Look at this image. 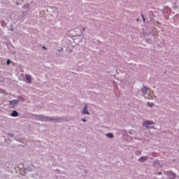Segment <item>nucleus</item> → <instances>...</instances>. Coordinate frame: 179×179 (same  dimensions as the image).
Segmentation results:
<instances>
[{
	"mask_svg": "<svg viewBox=\"0 0 179 179\" xmlns=\"http://www.w3.org/2000/svg\"><path fill=\"white\" fill-rule=\"evenodd\" d=\"M153 122H150V121H145L143 123V125H145V127H146V128L150 129L152 128V125H153Z\"/></svg>",
	"mask_w": 179,
	"mask_h": 179,
	"instance_id": "obj_1",
	"label": "nucleus"
},
{
	"mask_svg": "<svg viewBox=\"0 0 179 179\" xmlns=\"http://www.w3.org/2000/svg\"><path fill=\"white\" fill-rule=\"evenodd\" d=\"M83 114H87V115H90L89 111H87V105H85L84 108L83 109Z\"/></svg>",
	"mask_w": 179,
	"mask_h": 179,
	"instance_id": "obj_2",
	"label": "nucleus"
},
{
	"mask_svg": "<svg viewBox=\"0 0 179 179\" xmlns=\"http://www.w3.org/2000/svg\"><path fill=\"white\" fill-rule=\"evenodd\" d=\"M17 103H19V101L17 100H12L10 101V106L15 107V106H16V104H17Z\"/></svg>",
	"mask_w": 179,
	"mask_h": 179,
	"instance_id": "obj_3",
	"label": "nucleus"
},
{
	"mask_svg": "<svg viewBox=\"0 0 179 179\" xmlns=\"http://www.w3.org/2000/svg\"><path fill=\"white\" fill-rule=\"evenodd\" d=\"M168 176L170 179H175L176 178V175L173 172H169L168 173Z\"/></svg>",
	"mask_w": 179,
	"mask_h": 179,
	"instance_id": "obj_4",
	"label": "nucleus"
},
{
	"mask_svg": "<svg viewBox=\"0 0 179 179\" xmlns=\"http://www.w3.org/2000/svg\"><path fill=\"white\" fill-rule=\"evenodd\" d=\"M27 82L28 83H31V76L27 75L26 76Z\"/></svg>",
	"mask_w": 179,
	"mask_h": 179,
	"instance_id": "obj_5",
	"label": "nucleus"
},
{
	"mask_svg": "<svg viewBox=\"0 0 179 179\" xmlns=\"http://www.w3.org/2000/svg\"><path fill=\"white\" fill-rule=\"evenodd\" d=\"M148 90H149V88L148 87H144L142 89V93H143V94H146V93H148Z\"/></svg>",
	"mask_w": 179,
	"mask_h": 179,
	"instance_id": "obj_6",
	"label": "nucleus"
},
{
	"mask_svg": "<svg viewBox=\"0 0 179 179\" xmlns=\"http://www.w3.org/2000/svg\"><path fill=\"white\" fill-rule=\"evenodd\" d=\"M19 115V113L16 110H13V112L11 113V117H17Z\"/></svg>",
	"mask_w": 179,
	"mask_h": 179,
	"instance_id": "obj_7",
	"label": "nucleus"
},
{
	"mask_svg": "<svg viewBox=\"0 0 179 179\" xmlns=\"http://www.w3.org/2000/svg\"><path fill=\"white\" fill-rule=\"evenodd\" d=\"M148 159V158H146V157H141L139 158V162H146V160Z\"/></svg>",
	"mask_w": 179,
	"mask_h": 179,
	"instance_id": "obj_8",
	"label": "nucleus"
},
{
	"mask_svg": "<svg viewBox=\"0 0 179 179\" xmlns=\"http://www.w3.org/2000/svg\"><path fill=\"white\" fill-rule=\"evenodd\" d=\"M106 136H108V138H114V135L113 134V133L107 134Z\"/></svg>",
	"mask_w": 179,
	"mask_h": 179,
	"instance_id": "obj_9",
	"label": "nucleus"
},
{
	"mask_svg": "<svg viewBox=\"0 0 179 179\" xmlns=\"http://www.w3.org/2000/svg\"><path fill=\"white\" fill-rule=\"evenodd\" d=\"M145 99H148L149 100H152L153 99V96L148 94V96H145Z\"/></svg>",
	"mask_w": 179,
	"mask_h": 179,
	"instance_id": "obj_10",
	"label": "nucleus"
},
{
	"mask_svg": "<svg viewBox=\"0 0 179 179\" xmlns=\"http://www.w3.org/2000/svg\"><path fill=\"white\" fill-rule=\"evenodd\" d=\"M51 118H48V117H44L42 119V121H51Z\"/></svg>",
	"mask_w": 179,
	"mask_h": 179,
	"instance_id": "obj_11",
	"label": "nucleus"
},
{
	"mask_svg": "<svg viewBox=\"0 0 179 179\" xmlns=\"http://www.w3.org/2000/svg\"><path fill=\"white\" fill-rule=\"evenodd\" d=\"M148 106L149 107H153V106H155V103H148Z\"/></svg>",
	"mask_w": 179,
	"mask_h": 179,
	"instance_id": "obj_12",
	"label": "nucleus"
},
{
	"mask_svg": "<svg viewBox=\"0 0 179 179\" xmlns=\"http://www.w3.org/2000/svg\"><path fill=\"white\" fill-rule=\"evenodd\" d=\"M9 64H10V60L8 59L7 60V65H9Z\"/></svg>",
	"mask_w": 179,
	"mask_h": 179,
	"instance_id": "obj_13",
	"label": "nucleus"
},
{
	"mask_svg": "<svg viewBox=\"0 0 179 179\" xmlns=\"http://www.w3.org/2000/svg\"><path fill=\"white\" fill-rule=\"evenodd\" d=\"M82 121H83V122H86V118H83V119H82Z\"/></svg>",
	"mask_w": 179,
	"mask_h": 179,
	"instance_id": "obj_14",
	"label": "nucleus"
},
{
	"mask_svg": "<svg viewBox=\"0 0 179 179\" xmlns=\"http://www.w3.org/2000/svg\"><path fill=\"white\" fill-rule=\"evenodd\" d=\"M136 155H141V152L140 151L136 152Z\"/></svg>",
	"mask_w": 179,
	"mask_h": 179,
	"instance_id": "obj_15",
	"label": "nucleus"
},
{
	"mask_svg": "<svg viewBox=\"0 0 179 179\" xmlns=\"http://www.w3.org/2000/svg\"><path fill=\"white\" fill-rule=\"evenodd\" d=\"M142 17H143V22H145V17L143 16V15H141Z\"/></svg>",
	"mask_w": 179,
	"mask_h": 179,
	"instance_id": "obj_16",
	"label": "nucleus"
},
{
	"mask_svg": "<svg viewBox=\"0 0 179 179\" xmlns=\"http://www.w3.org/2000/svg\"><path fill=\"white\" fill-rule=\"evenodd\" d=\"M43 48L44 50H47V48H45V46H43Z\"/></svg>",
	"mask_w": 179,
	"mask_h": 179,
	"instance_id": "obj_17",
	"label": "nucleus"
},
{
	"mask_svg": "<svg viewBox=\"0 0 179 179\" xmlns=\"http://www.w3.org/2000/svg\"><path fill=\"white\" fill-rule=\"evenodd\" d=\"M85 28L83 29V31H85Z\"/></svg>",
	"mask_w": 179,
	"mask_h": 179,
	"instance_id": "obj_18",
	"label": "nucleus"
}]
</instances>
